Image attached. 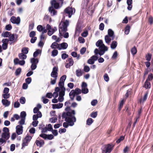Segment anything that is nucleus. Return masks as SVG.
Masks as SVG:
<instances>
[{
	"label": "nucleus",
	"mask_w": 153,
	"mask_h": 153,
	"mask_svg": "<svg viewBox=\"0 0 153 153\" xmlns=\"http://www.w3.org/2000/svg\"><path fill=\"white\" fill-rule=\"evenodd\" d=\"M75 114L74 110L72 111L71 112H64L62 113V117L65 119V120L66 122L63 123V125L64 127L67 128L69 126H73L74 125V123L76 121Z\"/></svg>",
	"instance_id": "nucleus-1"
},
{
	"label": "nucleus",
	"mask_w": 153,
	"mask_h": 153,
	"mask_svg": "<svg viewBox=\"0 0 153 153\" xmlns=\"http://www.w3.org/2000/svg\"><path fill=\"white\" fill-rule=\"evenodd\" d=\"M64 19V18L62 19L59 25V34L60 37L63 36L64 38H67L69 37V34L66 32L67 30V27L69 25V21L66 20L65 21L63 22Z\"/></svg>",
	"instance_id": "nucleus-2"
},
{
	"label": "nucleus",
	"mask_w": 153,
	"mask_h": 153,
	"mask_svg": "<svg viewBox=\"0 0 153 153\" xmlns=\"http://www.w3.org/2000/svg\"><path fill=\"white\" fill-rule=\"evenodd\" d=\"M96 45L99 47L100 50L98 53L100 56L103 55L105 51L108 50V47L104 45L102 40H98L96 43Z\"/></svg>",
	"instance_id": "nucleus-3"
},
{
	"label": "nucleus",
	"mask_w": 153,
	"mask_h": 153,
	"mask_svg": "<svg viewBox=\"0 0 153 153\" xmlns=\"http://www.w3.org/2000/svg\"><path fill=\"white\" fill-rule=\"evenodd\" d=\"M58 68L56 67H54L52 71L51 74V76L53 78L51 79V84L54 85L56 82L58 77Z\"/></svg>",
	"instance_id": "nucleus-4"
},
{
	"label": "nucleus",
	"mask_w": 153,
	"mask_h": 153,
	"mask_svg": "<svg viewBox=\"0 0 153 153\" xmlns=\"http://www.w3.org/2000/svg\"><path fill=\"white\" fill-rule=\"evenodd\" d=\"M81 92V90L78 88L75 89V90H73L69 93V96L72 100H74L75 95L80 94Z\"/></svg>",
	"instance_id": "nucleus-5"
},
{
	"label": "nucleus",
	"mask_w": 153,
	"mask_h": 153,
	"mask_svg": "<svg viewBox=\"0 0 153 153\" xmlns=\"http://www.w3.org/2000/svg\"><path fill=\"white\" fill-rule=\"evenodd\" d=\"M52 6H53L55 9H58L62 5L63 1L62 0H53L51 2Z\"/></svg>",
	"instance_id": "nucleus-6"
},
{
	"label": "nucleus",
	"mask_w": 153,
	"mask_h": 153,
	"mask_svg": "<svg viewBox=\"0 0 153 153\" xmlns=\"http://www.w3.org/2000/svg\"><path fill=\"white\" fill-rule=\"evenodd\" d=\"M65 13L68 15V17L71 18V16L74 14L75 11L74 8L71 7H68L65 10Z\"/></svg>",
	"instance_id": "nucleus-7"
},
{
	"label": "nucleus",
	"mask_w": 153,
	"mask_h": 153,
	"mask_svg": "<svg viewBox=\"0 0 153 153\" xmlns=\"http://www.w3.org/2000/svg\"><path fill=\"white\" fill-rule=\"evenodd\" d=\"M114 146L113 145L108 144L102 148V151L105 153L110 152L112 150Z\"/></svg>",
	"instance_id": "nucleus-8"
},
{
	"label": "nucleus",
	"mask_w": 153,
	"mask_h": 153,
	"mask_svg": "<svg viewBox=\"0 0 153 153\" xmlns=\"http://www.w3.org/2000/svg\"><path fill=\"white\" fill-rule=\"evenodd\" d=\"M66 76L65 75L62 76L60 78L59 82L58 83L59 87L61 88H65L64 87V82L66 79Z\"/></svg>",
	"instance_id": "nucleus-9"
},
{
	"label": "nucleus",
	"mask_w": 153,
	"mask_h": 153,
	"mask_svg": "<svg viewBox=\"0 0 153 153\" xmlns=\"http://www.w3.org/2000/svg\"><path fill=\"white\" fill-rule=\"evenodd\" d=\"M65 88H61L60 91L59 93V97L58 98L59 102H62L64 100V96L65 95Z\"/></svg>",
	"instance_id": "nucleus-10"
},
{
	"label": "nucleus",
	"mask_w": 153,
	"mask_h": 153,
	"mask_svg": "<svg viewBox=\"0 0 153 153\" xmlns=\"http://www.w3.org/2000/svg\"><path fill=\"white\" fill-rule=\"evenodd\" d=\"M10 21L13 24L18 25L20 23V19L19 17L16 18L14 16H12L10 19Z\"/></svg>",
	"instance_id": "nucleus-11"
},
{
	"label": "nucleus",
	"mask_w": 153,
	"mask_h": 153,
	"mask_svg": "<svg viewBox=\"0 0 153 153\" xmlns=\"http://www.w3.org/2000/svg\"><path fill=\"white\" fill-rule=\"evenodd\" d=\"M14 63L15 65L19 64L21 65H24L25 64V61L23 60H20L17 58H16L14 59Z\"/></svg>",
	"instance_id": "nucleus-12"
},
{
	"label": "nucleus",
	"mask_w": 153,
	"mask_h": 153,
	"mask_svg": "<svg viewBox=\"0 0 153 153\" xmlns=\"http://www.w3.org/2000/svg\"><path fill=\"white\" fill-rule=\"evenodd\" d=\"M23 127L22 125H17L16 127V132L18 135H20L22 133Z\"/></svg>",
	"instance_id": "nucleus-13"
},
{
	"label": "nucleus",
	"mask_w": 153,
	"mask_h": 153,
	"mask_svg": "<svg viewBox=\"0 0 153 153\" xmlns=\"http://www.w3.org/2000/svg\"><path fill=\"white\" fill-rule=\"evenodd\" d=\"M37 30L40 32L43 33H46L47 32L45 27H43L42 25H39L37 27Z\"/></svg>",
	"instance_id": "nucleus-14"
},
{
	"label": "nucleus",
	"mask_w": 153,
	"mask_h": 153,
	"mask_svg": "<svg viewBox=\"0 0 153 153\" xmlns=\"http://www.w3.org/2000/svg\"><path fill=\"white\" fill-rule=\"evenodd\" d=\"M113 37H111L109 35H106L105 36V42L108 44L109 45L111 41L112 40H113L114 39Z\"/></svg>",
	"instance_id": "nucleus-15"
},
{
	"label": "nucleus",
	"mask_w": 153,
	"mask_h": 153,
	"mask_svg": "<svg viewBox=\"0 0 153 153\" xmlns=\"http://www.w3.org/2000/svg\"><path fill=\"white\" fill-rule=\"evenodd\" d=\"M61 89V88H60L59 87H56L55 88V92L53 93V96L55 98H57L58 96V92L60 91Z\"/></svg>",
	"instance_id": "nucleus-16"
},
{
	"label": "nucleus",
	"mask_w": 153,
	"mask_h": 153,
	"mask_svg": "<svg viewBox=\"0 0 153 153\" xmlns=\"http://www.w3.org/2000/svg\"><path fill=\"white\" fill-rule=\"evenodd\" d=\"M68 60L69 61V63H67L65 65V67L67 68H69L71 66H72L74 63L73 59L71 58H68Z\"/></svg>",
	"instance_id": "nucleus-17"
},
{
	"label": "nucleus",
	"mask_w": 153,
	"mask_h": 153,
	"mask_svg": "<svg viewBox=\"0 0 153 153\" xmlns=\"http://www.w3.org/2000/svg\"><path fill=\"white\" fill-rule=\"evenodd\" d=\"M59 50L65 49L68 46V44L66 42H63L60 44Z\"/></svg>",
	"instance_id": "nucleus-18"
},
{
	"label": "nucleus",
	"mask_w": 153,
	"mask_h": 153,
	"mask_svg": "<svg viewBox=\"0 0 153 153\" xmlns=\"http://www.w3.org/2000/svg\"><path fill=\"white\" fill-rule=\"evenodd\" d=\"M53 109H59L62 108L63 106V104L62 103H59L57 104L53 105Z\"/></svg>",
	"instance_id": "nucleus-19"
},
{
	"label": "nucleus",
	"mask_w": 153,
	"mask_h": 153,
	"mask_svg": "<svg viewBox=\"0 0 153 153\" xmlns=\"http://www.w3.org/2000/svg\"><path fill=\"white\" fill-rule=\"evenodd\" d=\"M1 102L3 105L5 107L9 106L10 104V102L9 101L5 99H2L1 100Z\"/></svg>",
	"instance_id": "nucleus-20"
},
{
	"label": "nucleus",
	"mask_w": 153,
	"mask_h": 153,
	"mask_svg": "<svg viewBox=\"0 0 153 153\" xmlns=\"http://www.w3.org/2000/svg\"><path fill=\"white\" fill-rule=\"evenodd\" d=\"M60 44H59L56 42L53 43L51 46V47L53 49H58L59 50Z\"/></svg>",
	"instance_id": "nucleus-21"
},
{
	"label": "nucleus",
	"mask_w": 153,
	"mask_h": 153,
	"mask_svg": "<svg viewBox=\"0 0 153 153\" xmlns=\"http://www.w3.org/2000/svg\"><path fill=\"white\" fill-rule=\"evenodd\" d=\"M36 143L38 146L41 147L44 145V142L42 140H36Z\"/></svg>",
	"instance_id": "nucleus-22"
},
{
	"label": "nucleus",
	"mask_w": 153,
	"mask_h": 153,
	"mask_svg": "<svg viewBox=\"0 0 153 153\" xmlns=\"http://www.w3.org/2000/svg\"><path fill=\"white\" fill-rule=\"evenodd\" d=\"M39 59L37 58H33L30 59V62L31 64L37 65L39 62Z\"/></svg>",
	"instance_id": "nucleus-23"
},
{
	"label": "nucleus",
	"mask_w": 153,
	"mask_h": 153,
	"mask_svg": "<svg viewBox=\"0 0 153 153\" xmlns=\"http://www.w3.org/2000/svg\"><path fill=\"white\" fill-rule=\"evenodd\" d=\"M2 138L7 140L10 137L9 133H3L1 134Z\"/></svg>",
	"instance_id": "nucleus-24"
},
{
	"label": "nucleus",
	"mask_w": 153,
	"mask_h": 153,
	"mask_svg": "<svg viewBox=\"0 0 153 153\" xmlns=\"http://www.w3.org/2000/svg\"><path fill=\"white\" fill-rule=\"evenodd\" d=\"M49 11L51 12V15L52 16H54L56 14V11L54 9L53 7H49Z\"/></svg>",
	"instance_id": "nucleus-25"
},
{
	"label": "nucleus",
	"mask_w": 153,
	"mask_h": 153,
	"mask_svg": "<svg viewBox=\"0 0 153 153\" xmlns=\"http://www.w3.org/2000/svg\"><path fill=\"white\" fill-rule=\"evenodd\" d=\"M117 43L116 41H113L111 45V48L112 49H115L117 47Z\"/></svg>",
	"instance_id": "nucleus-26"
},
{
	"label": "nucleus",
	"mask_w": 153,
	"mask_h": 153,
	"mask_svg": "<svg viewBox=\"0 0 153 153\" xmlns=\"http://www.w3.org/2000/svg\"><path fill=\"white\" fill-rule=\"evenodd\" d=\"M18 56L20 59L23 60L26 59L27 57L26 55L22 53H19L18 55Z\"/></svg>",
	"instance_id": "nucleus-27"
},
{
	"label": "nucleus",
	"mask_w": 153,
	"mask_h": 153,
	"mask_svg": "<svg viewBox=\"0 0 153 153\" xmlns=\"http://www.w3.org/2000/svg\"><path fill=\"white\" fill-rule=\"evenodd\" d=\"M16 36V38H17V36L16 34H10L9 37V40L10 41H13L15 40V37Z\"/></svg>",
	"instance_id": "nucleus-28"
},
{
	"label": "nucleus",
	"mask_w": 153,
	"mask_h": 153,
	"mask_svg": "<svg viewBox=\"0 0 153 153\" xmlns=\"http://www.w3.org/2000/svg\"><path fill=\"white\" fill-rule=\"evenodd\" d=\"M107 35H109L111 37H115V36L114 35V31L111 29H109L108 30V34Z\"/></svg>",
	"instance_id": "nucleus-29"
},
{
	"label": "nucleus",
	"mask_w": 153,
	"mask_h": 153,
	"mask_svg": "<svg viewBox=\"0 0 153 153\" xmlns=\"http://www.w3.org/2000/svg\"><path fill=\"white\" fill-rule=\"evenodd\" d=\"M148 94V93L147 92H146L145 93L143 98H141L140 100V102H143L146 100V99H147Z\"/></svg>",
	"instance_id": "nucleus-30"
},
{
	"label": "nucleus",
	"mask_w": 153,
	"mask_h": 153,
	"mask_svg": "<svg viewBox=\"0 0 153 153\" xmlns=\"http://www.w3.org/2000/svg\"><path fill=\"white\" fill-rule=\"evenodd\" d=\"M144 87L146 88H150L151 87V84L149 82L146 80Z\"/></svg>",
	"instance_id": "nucleus-31"
},
{
	"label": "nucleus",
	"mask_w": 153,
	"mask_h": 153,
	"mask_svg": "<svg viewBox=\"0 0 153 153\" xmlns=\"http://www.w3.org/2000/svg\"><path fill=\"white\" fill-rule=\"evenodd\" d=\"M141 112H142V111H141V109H140L138 111V114H137V117H136V121L134 122V126L136 124V123H137V120L140 117V114H141Z\"/></svg>",
	"instance_id": "nucleus-32"
},
{
	"label": "nucleus",
	"mask_w": 153,
	"mask_h": 153,
	"mask_svg": "<svg viewBox=\"0 0 153 153\" xmlns=\"http://www.w3.org/2000/svg\"><path fill=\"white\" fill-rule=\"evenodd\" d=\"M10 32L6 31L2 33L1 35L4 37H8L10 35Z\"/></svg>",
	"instance_id": "nucleus-33"
},
{
	"label": "nucleus",
	"mask_w": 153,
	"mask_h": 153,
	"mask_svg": "<svg viewBox=\"0 0 153 153\" xmlns=\"http://www.w3.org/2000/svg\"><path fill=\"white\" fill-rule=\"evenodd\" d=\"M82 70L81 69H78L76 71V75L77 76L79 77L82 76Z\"/></svg>",
	"instance_id": "nucleus-34"
},
{
	"label": "nucleus",
	"mask_w": 153,
	"mask_h": 153,
	"mask_svg": "<svg viewBox=\"0 0 153 153\" xmlns=\"http://www.w3.org/2000/svg\"><path fill=\"white\" fill-rule=\"evenodd\" d=\"M41 51L39 50H38L35 51L33 54V56L34 58L36 57L39 54H41Z\"/></svg>",
	"instance_id": "nucleus-35"
},
{
	"label": "nucleus",
	"mask_w": 153,
	"mask_h": 153,
	"mask_svg": "<svg viewBox=\"0 0 153 153\" xmlns=\"http://www.w3.org/2000/svg\"><path fill=\"white\" fill-rule=\"evenodd\" d=\"M22 69L21 68H17L15 72V74L16 76L19 75L21 72Z\"/></svg>",
	"instance_id": "nucleus-36"
},
{
	"label": "nucleus",
	"mask_w": 153,
	"mask_h": 153,
	"mask_svg": "<svg viewBox=\"0 0 153 153\" xmlns=\"http://www.w3.org/2000/svg\"><path fill=\"white\" fill-rule=\"evenodd\" d=\"M26 116V114L25 112L24 111H22L20 114V117L22 119H25V117Z\"/></svg>",
	"instance_id": "nucleus-37"
},
{
	"label": "nucleus",
	"mask_w": 153,
	"mask_h": 153,
	"mask_svg": "<svg viewBox=\"0 0 153 153\" xmlns=\"http://www.w3.org/2000/svg\"><path fill=\"white\" fill-rule=\"evenodd\" d=\"M55 31V30L53 28L49 30L48 32V34L49 36H51L53 34Z\"/></svg>",
	"instance_id": "nucleus-38"
},
{
	"label": "nucleus",
	"mask_w": 153,
	"mask_h": 153,
	"mask_svg": "<svg viewBox=\"0 0 153 153\" xmlns=\"http://www.w3.org/2000/svg\"><path fill=\"white\" fill-rule=\"evenodd\" d=\"M81 91L82 93L84 94H87L88 92V90L87 87L82 88Z\"/></svg>",
	"instance_id": "nucleus-39"
},
{
	"label": "nucleus",
	"mask_w": 153,
	"mask_h": 153,
	"mask_svg": "<svg viewBox=\"0 0 153 153\" xmlns=\"http://www.w3.org/2000/svg\"><path fill=\"white\" fill-rule=\"evenodd\" d=\"M22 53L24 54H27L28 53V48H23L22 50Z\"/></svg>",
	"instance_id": "nucleus-40"
},
{
	"label": "nucleus",
	"mask_w": 153,
	"mask_h": 153,
	"mask_svg": "<svg viewBox=\"0 0 153 153\" xmlns=\"http://www.w3.org/2000/svg\"><path fill=\"white\" fill-rule=\"evenodd\" d=\"M86 122L87 125H90L93 123V120L92 118H89L87 119Z\"/></svg>",
	"instance_id": "nucleus-41"
},
{
	"label": "nucleus",
	"mask_w": 153,
	"mask_h": 153,
	"mask_svg": "<svg viewBox=\"0 0 153 153\" xmlns=\"http://www.w3.org/2000/svg\"><path fill=\"white\" fill-rule=\"evenodd\" d=\"M25 120L24 119H21L19 121V125H22L25 124Z\"/></svg>",
	"instance_id": "nucleus-42"
},
{
	"label": "nucleus",
	"mask_w": 153,
	"mask_h": 153,
	"mask_svg": "<svg viewBox=\"0 0 153 153\" xmlns=\"http://www.w3.org/2000/svg\"><path fill=\"white\" fill-rule=\"evenodd\" d=\"M131 51L132 54L133 55L135 54L137 52V49L135 47H134L131 49Z\"/></svg>",
	"instance_id": "nucleus-43"
},
{
	"label": "nucleus",
	"mask_w": 153,
	"mask_h": 153,
	"mask_svg": "<svg viewBox=\"0 0 153 153\" xmlns=\"http://www.w3.org/2000/svg\"><path fill=\"white\" fill-rule=\"evenodd\" d=\"M20 102L22 104H24L25 103L26 100L24 97H22L19 99Z\"/></svg>",
	"instance_id": "nucleus-44"
},
{
	"label": "nucleus",
	"mask_w": 153,
	"mask_h": 153,
	"mask_svg": "<svg viewBox=\"0 0 153 153\" xmlns=\"http://www.w3.org/2000/svg\"><path fill=\"white\" fill-rule=\"evenodd\" d=\"M58 53V51L56 50H54L52 51V56H56Z\"/></svg>",
	"instance_id": "nucleus-45"
},
{
	"label": "nucleus",
	"mask_w": 153,
	"mask_h": 153,
	"mask_svg": "<svg viewBox=\"0 0 153 153\" xmlns=\"http://www.w3.org/2000/svg\"><path fill=\"white\" fill-rule=\"evenodd\" d=\"M3 97L5 99L9 98L10 97V94L9 93L3 94H2Z\"/></svg>",
	"instance_id": "nucleus-46"
},
{
	"label": "nucleus",
	"mask_w": 153,
	"mask_h": 153,
	"mask_svg": "<svg viewBox=\"0 0 153 153\" xmlns=\"http://www.w3.org/2000/svg\"><path fill=\"white\" fill-rule=\"evenodd\" d=\"M129 31L130 27L129 26H126L125 29V33L126 35H128L129 33Z\"/></svg>",
	"instance_id": "nucleus-47"
},
{
	"label": "nucleus",
	"mask_w": 153,
	"mask_h": 153,
	"mask_svg": "<svg viewBox=\"0 0 153 153\" xmlns=\"http://www.w3.org/2000/svg\"><path fill=\"white\" fill-rule=\"evenodd\" d=\"M32 139V137L29 136H27L24 139V140H25L27 142H29Z\"/></svg>",
	"instance_id": "nucleus-48"
},
{
	"label": "nucleus",
	"mask_w": 153,
	"mask_h": 153,
	"mask_svg": "<svg viewBox=\"0 0 153 153\" xmlns=\"http://www.w3.org/2000/svg\"><path fill=\"white\" fill-rule=\"evenodd\" d=\"M57 120V118L56 117H53L50 119V121L52 123H55Z\"/></svg>",
	"instance_id": "nucleus-49"
},
{
	"label": "nucleus",
	"mask_w": 153,
	"mask_h": 153,
	"mask_svg": "<svg viewBox=\"0 0 153 153\" xmlns=\"http://www.w3.org/2000/svg\"><path fill=\"white\" fill-rule=\"evenodd\" d=\"M68 56V55L66 53H64L62 54L61 55V57L62 59H65L67 58Z\"/></svg>",
	"instance_id": "nucleus-50"
},
{
	"label": "nucleus",
	"mask_w": 153,
	"mask_h": 153,
	"mask_svg": "<svg viewBox=\"0 0 153 153\" xmlns=\"http://www.w3.org/2000/svg\"><path fill=\"white\" fill-rule=\"evenodd\" d=\"M90 68L88 66H85L84 68V71L86 72H88L89 71Z\"/></svg>",
	"instance_id": "nucleus-51"
},
{
	"label": "nucleus",
	"mask_w": 153,
	"mask_h": 153,
	"mask_svg": "<svg viewBox=\"0 0 153 153\" xmlns=\"http://www.w3.org/2000/svg\"><path fill=\"white\" fill-rule=\"evenodd\" d=\"M42 102L44 104H46L49 102V100L45 98V97H42Z\"/></svg>",
	"instance_id": "nucleus-52"
},
{
	"label": "nucleus",
	"mask_w": 153,
	"mask_h": 153,
	"mask_svg": "<svg viewBox=\"0 0 153 153\" xmlns=\"http://www.w3.org/2000/svg\"><path fill=\"white\" fill-rule=\"evenodd\" d=\"M78 40L80 43H83L85 42L84 39L81 37H79L78 39Z\"/></svg>",
	"instance_id": "nucleus-53"
},
{
	"label": "nucleus",
	"mask_w": 153,
	"mask_h": 153,
	"mask_svg": "<svg viewBox=\"0 0 153 153\" xmlns=\"http://www.w3.org/2000/svg\"><path fill=\"white\" fill-rule=\"evenodd\" d=\"M36 35V33L34 31H31L29 34V36L30 37H35Z\"/></svg>",
	"instance_id": "nucleus-54"
},
{
	"label": "nucleus",
	"mask_w": 153,
	"mask_h": 153,
	"mask_svg": "<svg viewBox=\"0 0 153 153\" xmlns=\"http://www.w3.org/2000/svg\"><path fill=\"white\" fill-rule=\"evenodd\" d=\"M12 28V26L11 25H7L5 26V29L9 31Z\"/></svg>",
	"instance_id": "nucleus-55"
},
{
	"label": "nucleus",
	"mask_w": 153,
	"mask_h": 153,
	"mask_svg": "<svg viewBox=\"0 0 153 153\" xmlns=\"http://www.w3.org/2000/svg\"><path fill=\"white\" fill-rule=\"evenodd\" d=\"M38 123H39V122L38 121L34 120V121L32 122V125L33 126L36 127L37 126Z\"/></svg>",
	"instance_id": "nucleus-56"
},
{
	"label": "nucleus",
	"mask_w": 153,
	"mask_h": 153,
	"mask_svg": "<svg viewBox=\"0 0 153 153\" xmlns=\"http://www.w3.org/2000/svg\"><path fill=\"white\" fill-rule=\"evenodd\" d=\"M97 103V101L96 100H93L91 102V105L92 106H95Z\"/></svg>",
	"instance_id": "nucleus-57"
},
{
	"label": "nucleus",
	"mask_w": 153,
	"mask_h": 153,
	"mask_svg": "<svg viewBox=\"0 0 153 153\" xmlns=\"http://www.w3.org/2000/svg\"><path fill=\"white\" fill-rule=\"evenodd\" d=\"M86 51V48H85V47H83V48H82L80 51V53L82 55L83 54L85 53V52Z\"/></svg>",
	"instance_id": "nucleus-58"
},
{
	"label": "nucleus",
	"mask_w": 153,
	"mask_h": 153,
	"mask_svg": "<svg viewBox=\"0 0 153 153\" xmlns=\"http://www.w3.org/2000/svg\"><path fill=\"white\" fill-rule=\"evenodd\" d=\"M97 115V112H92L91 114V117L92 118H95Z\"/></svg>",
	"instance_id": "nucleus-59"
},
{
	"label": "nucleus",
	"mask_w": 153,
	"mask_h": 153,
	"mask_svg": "<svg viewBox=\"0 0 153 153\" xmlns=\"http://www.w3.org/2000/svg\"><path fill=\"white\" fill-rule=\"evenodd\" d=\"M31 78L30 77L27 78L25 79V81L27 84H30L31 82Z\"/></svg>",
	"instance_id": "nucleus-60"
},
{
	"label": "nucleus",
	"mask_w": 153,
	"mask_h": 153,
	"mask_svg": "<svg viewBox=\"0 0 153 153\" xmlns=\"http://www.w3.org/2000/svg\"><path fill=\"white\" fill-rule=\"evenodd\" d=\"M9 42V39H4L1 41L3 43L8 44Z\"/></svg>",
	"instance_id": "nucleus-61"
},
{
	"label": "nucleus",
	"mask_w": 153,
	"mask_h": 153,
	"mask_svg": "<svg viewBox=\"0 0 153 153\" xmlns=\"http://www.w3.org/2000/svg\"><path fill=\"white\" fill-rule=\"evenodd\" d=\"M37 68V65L33 64H31L30 68L32 70H33Z\"/></svg>",
	"instance_id": "nucleus-62"
},
{
	"label": "nucleus",
	"mask_w": 153,
	"mask_h": 153,
	"mask_svg": "<svg viewBox=\"0 0 153 153\" xmlns=\"http://www.w3.org/2000/svg\"><path fill=\"white\" fill-rule=\"evenodd\" d=\"M31 39H30V42L32 43H35L37 39V37H31Z\"/></svg>",
	"instance_id": "nucleus-63"
},
{
	"label": "nucleus",
	"mask_w": 153,
	"mask_h": 153,
	"mask_svg": "<svg viewBox=\"0 0 153 153\" xmlns=\"http://www.w3.org/2000/svg\"><path fill=\"white\" fill-rule=\"evenodd\" d=\"M153 78V75L152 74H149L148 76V78L146 80H151Z\"/></svg>",
	"instance_id": "nucleus-64"
}]
</instances>
